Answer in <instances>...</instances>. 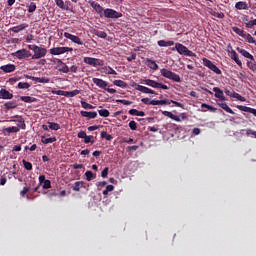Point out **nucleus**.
<instances>
[{
    "instance_id": "32",
    "label": "nucleus",
    "mask_w": 256,
    "mask_h": 256,
    "mask_svg": "<svg viewBox=\"0 0 256 256\" xmlns=\"http://www.w3.org/2000/svg\"><path fill=\"white\" fill-rule=\"evenodd\" d=\"M147 63H148V67L150 69H153V71H157L159 69V65H157V63L151 59H147Z\"/></svg>"
},
{
    "instance_id": "33",
    "label": "nucleus",
    "mask_w": 256,
    "mask_h": 256,
    "mask_svg": "<svg viewBox=\"0 0 256 256\" xmlns=\"http://www.w3.org/2000/svg\"><path fill=\"white\" fill-rule=\"evenodd\" d=\"M41 141H42V143H43L44 145H48V143H55V141H57V138H56V137L45 138L44 136H42Z\"/></svg>"
},
{
    "instance_id": "23",
    "label": "nucleus",
    "mask_w": 256,
    "mask_h": 256,
    "mask_svg": "<svg viewBox=\"0 0 256 256\" xmlns=\"http://www.w3.org/2000/svg\"><path fill=\"white\" fill-rule=\"evenodd\" d=\"M13 97V94L10 93L6 89H1L0 90V99H11Z\"/></svg>"
},
{
    "instance_id": "45",
    "label": "nucleus",
    "mask_w": 256,
    "mask_h": 256,
    "mask_svg": "<svg viewBox=\"0 0 256 256\" xmlns=\"http://www.w3.org/2000/svg\"><path fill=\"white\" fill-rule=\"evenodd\" d=\"M31 87V84L27 82H19L18 83V89H29Z\"/></svg>"
},
{
    "instance_id": "1",
    "label": "nucleus",
    "mask_w": 256,
    "mask_h": 256,
    "mask_svg": "<svg viewBox=\"0 0 256 256\" xmlns=\"http://www.w3.org/2000/svg\"><path fill=\"white\" fill-rule=\"evenodd\" d=\"M140 83L142 85H148V87H153V89H164V91H167V89H169L168 85L159 83V82H157L155 80H151V79H142V80H140Z\"/></svg>"
},
{
    "instance_id": "55",
    "label": "nucleus",
    "mask_w": 256,
    "mask_h": 256,
    "mask_svg": "<svg viewBox=\"0 0 256 256\" xmlns=\"http://www.w3.org/2000/svg\"><path fill=\"white\" fill-rule=\"evenodd\" d=\"M43 189H51V181L50 180H46L43 182Z\"/></svg>"
},
{
    "instance_id": "29",
    "label": "nucleus",
    "mask_w": 256,
    "mask_h": 256,
    "mask_svg": "<svg viewBox=\"0 0 256 256\" xmlns=\"http://www.w3.org/2000/svg\"><path fill=\"white\" fill-rule=\"evenodd\" d=\"M20 99L24 101V103H35V101H37V98L31 96H21Z\"/></svg>"
},
{
    "instance_id": "20",
    "label": "nucleus",
    "mask_w": 256,
    "mask_h": 256,
    "mask_svg": "<svg viewBox=\"0 0 256 256\" xmlns=\"http://www.w3.org/2000/svg\"><path fill=\"white\" fill-rule=\"evenodd\" d=\"M162 114L165 117H169L170 119H173V121H177L178 123H181V118L179 116L172 114L170 111H162Z\"/></svg>"
},
{
    "instance_id": "12",
    "label": "nucleus",
    "mask_w": 256,
    "mask_h": 256,
    "mask_svg": "<svg viewBox=\"0 0 256 256\" xmlns=\"http://www.w3.org/2000/svg\"><path fill=\"white\" fill-rule=\"evenodd\" d=\"M64 37L66 39H69L70 41H72V43H76V45H83V40H81V38H79V36H75L71 33L65 32Z\"/></svg>"
},
{
    "instance_id": "42",
    "label": "nucleus",
    "mask_w": 256,
    "mask_h": 256,
    "mask_svg": "<svg viewBox=\"0 0 256 256\" xmlns=\"http://www.w3.org/2000/svg\"><path fill=\"white\" fill-rule=\"evenodd\" d=\"M22 163L24 165V168L26 171H31L33 169V164L31 162H27L26 160H22Z\"/></svg>"
},
{
    "instance_id": "15",
    "label": "nucleus",
    "mask_w": 256,
    "mask_h": 256,
    "mask_svg": "<svg viewBox=\"0 0 256 256\" xmlns=\"http://www.w3.org/2000/svg\"><path fill=\"white\" fill-rule=\"evenodd\" d=\"M15 69H16L15 64H6L0 67V70L3 71V73H13Z\"/></svg>"
},
{
    "instance_id": "59",
    "label": "nucleus",
    "mask_w": 256,
    "mask_h": 256,
    "mask_svg": "<svg viewBox=\"0 0 256 256\" xmlns=\"http://www.w3.org/2000/svg\"><path fill=\"white\" fill-rule=\"evenodd\" d=\"M118 103H121L122 105H132L133 102L129 100H117Z\"/></svg>"
},
{
    "instance_id": "54",
    "label": "nucleus",
    "mask_w": 256,
    "mask_h": 256,
    "mask_svg": "<svg viewBox=\"0 0 256 256\" xmlns=\"http://www.w3.org/2000/svg\"><path fill=\"white\" fill-rule=\"evenodd\" d=\"M84 143H95V140H93V136L92 135H89V136H86V138H84Z\"/></svg>"
},
{
    "instance_id": "24",
    "label": "nucleus",
    "mask_w": 256,
    "mask_h": 256,
    "mask_svg": "<svg viewBox=\"0 0 256 256\" xmlns=\"http://www.w3.org/2000/svg\"><path fill=\"white\" fill-rule=\"evenodd\" d=\"M80 115L82 117H87V119H96L97 112H87V111H81Z\"/></svg>"
},
{
    "instance_id": "44",
    "label": "nucleus",
    "mask_w": 256,
    "mask_h": 256,
    "mask_svg": "<svg viewBox=\"0 0 256 256\" xmlns=\"http://www.w3.org/2000/svg\"><path fill=\"white\" fill-rule=\"evenodd\" d=\"M37 10V4L34 2H31L30 5L28 6V13H35Z\"/></svg>"
},
{
    "instance_id": "56",
    "label": "nucleus",
    "mask_w": 256,
    "mask_h": 256,
    "mask_svg": "<svg viewBox=\"0 0 256 256\" xmlns=\"http://www.w3.org/2000/svg\"><path fill=\"white\" fill-rule=\"evenodd\" d=\"M169 103H173V105H175L176 107H180L181 109H183L184 107L183 103L174 100H170Z\"/></svg>"
},
{
    "instance_id": "17",
    "label": "nucleus",
    "mask_w": 256,
    "mask_h": 256,
    "mask_svg": "<svg viewBox=\"0 0 256 256\" xmlns=\"http://www.w3.org/2000/svg\"><path fill=\"white\" fill-rule=\"evenodd\" d=\"M235 8L239 11H247V9H249V4L245 1H240L235 4Z\"/></svg>"
},
{
    "instance_id": "50",
    "label": "nucleus",
    "mask_w": 256,
    "mask_h": 256,
    "mask_svg": "<svg viewBox=\"0 0 256 256\" xmlns=\"http://www.w3.org/2000/svg\"><path fill=\"white\" fill-rule=\"evenodd\" d=\"M128 126L131 129V131H137V122L132 120L129 122Z\"/></svg>"
},
{
    "instance_id": "25",
    "label": "nucleus",
    "mask_w": 256,
    "mask_h": 256,
    "mask_svg": "<svg viewBox=\"0 0 256 256\" xmlns=\"http://www.w3.org/2000/svg\"><path fill=\"white\" fill-rule=\"evenodd\" d=\"M19 131H20L19 127H16V126H12V127L3 129V132L8 133V135H11V133H19Z\"/></svg>"
},
{
    "instance_id": "18",
    "label": "nucleus",
    "mask_w": 256,
    "mask_h": 256,
    "mask_svg": "<svg viewBox=\"0 0 256 256\" xmlns=\"http://www.w3.org/2000/svg\"><path fill=\"white\" fill-rule=\"evenodd\" d=\"M230 57L231 59H233V61H235L238 67H243V63L241 62V60H239V57L237 56V52H235V50H232L230 52Z\"/></svg>"
},
{
    "instance_id": "46",
    "label": "nucleus",
    "mask_w": 256,
    "mask_h": 256,
    "mask_svg": "<svg viewBox=\"0 0 256 256\" xmlns=\"http://www.w3.org/2000/svg\"><path fill=\"white\" fill-rule=\"evenodd\" d=\"M81 106L83 107V109H95V106H93L83 100L81 101Z\"/></svg>"
},
{
    "instance_id": "9",
    "label": "nucleus",
    "mask_w": 256,
    "mask_h": 256,
    "mask_svg": "<svg viewBox=\"0 0 256 256\" xmlns=\"http://www.w3.org/2000/svg\"><path fill=\"white\" fill-rule=\"evenodd\" d=\"M131 87H134V89H136V91H140V93H146V94H150V95H157L155 90H151V88H147V87L139 85L135 82L131 85Z\"/></svg>"
},
{
    "instance_id": "34",
    "label": "nucleus",
    "mask_w": 256,
    "mask_h": 256,
    "mask_svg": "<svg viewBox=\"0 0 256 256\" xmlns=\"http://www.w3.org/2000/svg\"><path fill=\"white\" fill-rule=\"evenodd\" d=\"M48 128L52 131H59V129H61V126H59V124L55 122H48Z\"/></svg>"
},
{
    "instance_id": "49",
    "label": "nucleus",
    "mask_w": 256,
    "mask_h": 256,
    "mask_svg": "<svg viewBox=\"0 0 256 256\" xmlns=\"http://www.w3.org/2000/svg\"><path fill=\"white\" fill-rule=\"evenodd\" d=\"M232 97L233 99H238V101H245V97L236 92H232Z\"/></svg>"
},
{
    "instance_id": "7",
    "label": "nucleus",
    "mask_w": 256,
    "mask_h": 256,
    "mask_svg": "<svg viewBox=\"0 0 256 256\" xmlns=\"http://www.w3.org/2000/svg\"><path fill=\"white\" fill-rule=\"evenodd\" d=\"M73 48L71 47H54L49 50L50 55H64V53H71Z\"/></svg>"
},
{
    "instance_id": "8",
    "label": "nucleus",
    "mask_w": 256,
    "mask_h": 256,
    "mask_svg": "<svg viewBox=\"0 0 256 256\" xmlns=\"http://www.w3.org/2000/svg\"><path fill=\"white\" fill-rule=\"evenodd\" d=\"M203 65L205 67H208V69H210V71H213L214 73H216V75H221V69H219V67H217V65L213 64V62H211V60H209L207 58H203Z\"/></svg>"
},
{
    "instance_id": "60",
    "label": "nucleus",
    "mask_w": 256,
    "mask_h": 256,
    "mask_svg": "<svg viewBox=\"0 0 256 256\" xmlns=\"http://www.w3.org/2000/svg\"><path fill=\"white\" fill-rule=\"evenodd\" d=\"M69 71H71V73H77V71H79V67L76 66V65H72V66L69 68Z\"/></svg>"
},
{
    "instance_id": "38",
    "label": "nucleus",
    "mask_w": 256,
    "mask_h": 256,
    "mask_svg": "<svg viewBox=\"0 0 256 256\" xmlns=\"http://www.w3.org/2000/svg\"><path fill=\"white\" fill-rule=\"evenodd\" d=\"M201 109H207L208 111H211L212 113H215V111H217V108H215L211 105L205 104V103L201 104Z\"/></svg>"
},
{
    "instance_id": "14",
    "label": "nucleus",
    "mask_w": 256,
    "mask_h": 256,
    "mask_svg": "<svg viewBox=\"0 0 256 256\" xmlns=\"http://www.w3.org/2000/svg\"><path fill=\"white\" fill-rule=\"evenodd\" d=\"M213 91L215 93L214 97H216V99H220V101H227V99L225 98V94H223V90H221V88L214 87Z\"/></svg>"
},
{
    "instance_id": "52",
    "label": "nucleus",
    "mask_w": 256,
    "mask_h": 256,
    "mask_svg": "<svg viewBox=\"0 0 256 256\" xmlns=\"http://www.w3.org/2000/svg\"><path fill=\"white\" fill-rule=\"evenodd\" d=\"M109 175V168L106 167L103 169V171L101 172V177H103V179H107V176Z\"/></svg>"
},
{
    "instance_id": "61",
    "label": "nucleus",
    "mask_w": 256,
    "mask_h": 256,
    "mask_svg": "<svg viewBox=\"0 0 256 256\" xmlns=\"http://www.w3.org/2000/svg\"><path fill=\"white\" fill-rule=\"evenodd\" d=\"M27 193H29V188H28V187H24V188L22 189V191L20 192V195H21L22 197H25V195H27Z\"/></svg>"
},
{
    "instance_id": "16",
    "label": "nucleus",
    "mask_w": 256,
    "mask_h": 256,
    "mask_svg": "<svg viewBox=\"0 0 256 256\" xmlns=\"http://www.w3.org/2000/svg\"><path fill=\"white\" fill-rule=\"evenodd\" d=\"M238 53H241L243 57H245L246 59H250V61H255V57H253L251 55V53H249L247 50L243 49V48H237Z\"/></svg>"
},
{
    "instance_id": "48",
    "label": "nucleus",
    "mask_w": 256,
    "mask_h": 256,
    "mask_svg": "<svg viewBox=\"0 0 256 256\" xmlns=\"http://www.w3.org/2000/svg\"><path fill=\"white\" fill-rule=\"evenodd\" d=\"M102 139H106V141H111L113 139V136L111 134H107V132L103 131L101 132Z\"/></svg>"
},
{
    "instance_id": "41",
    "label": "nucleus",
    "mask_w": 256,
    "mask_h": 256,
    "mask_svg": "<svg viewBox=\"0 0 256 256\" xmlns=\"http://www.w3.org/2000/svg\"><path fill=\"white\" fill-rule=\"evenodd\" d=\"M239 111H244L245 113H251V107L243 106V105H237L236 106Z\"/></svg>"
},
{
    "instance_id": "13",
    "label": "nucleus",
    "mask_w": 256,
    "mask_h": 256,
    "mask_svg": "<svg viewBox=\"0 0 256 256\" xmlns=\"http://www.w3.org/2000/svg\"><path fill=\"white\" fill-rule=\"evenodd\" d=\"M94 85H96L97 87H99L100 89H107V87H109V83H107V81L100 79V78H93L92 79Z\"/></svg>"
},
{
    "instance_id": "21",
    "label": "nucleus",
    "mask_w": 256,
    "mask_h": 256,
    "mask_svg": "<svg viewBox=\"0 0 256 256\" xmlns=\"http://www.w3.org/2000/svg\"><path fill=\"white\" fill-rule=\"evenodd\" d=\"M92 7L96 11V13L100 14V17H103V15H105V9H103V6L99 5L98 3H92Z\"/></svg>"
},
{
    "instance_id": "22",
    "label": "nucleus",
    "mask_w": 256,
    "mask_h": 256,
    "mask_svg": "<svg viewBox=\"0 0 256 256\" xmlns=\"http://www.w3.org/2000/svg\"><path fill=\"white\" fill-rule=\"evenodd\" d=\"M218 105L221 107V109L226 111V113H230V115H235V112L229 107V105H227V103L218 102Z\"/></svg>"
},
{
    "instance_id": "28",
    "label": "nucleus",
    "mask_w": 256,
    "mask_h": 256,
    "mask_svg": "<svg viewBox=\"0 0 256 256\" xmlns=\"http://www.w3.org/2000/svg\"><path fill=\"white\" fill-rule=\"evenodd\" d=\"M151 105H171L169 100H151Z\"/></svg>"
},
{
    "instance_id": "3",
    "label": "nucleus",
    "mask_w": 256,
    "mask_h": 256,
    "mask_svg": "<svg viewBox=\"0 0 256 256\" xmlns=\"http://www.w3.org/2000/svg\"><path fill=\"white\" fill-rule=\"evenodd\" d=\"M160 73L162 77H165L166 79H170V81H174L175 83H181V76L174 73L173 71L169 69H161Z\"/></svg>"
},
{
    "instance_id": "35",
    "label": "nucleus",
    "mask_w": 256,
    "mask_h": 256,
    "mask_svg": "<svg viewBox=\"0 0 256 256\" xmlns=\"http://www.w3.org/2000/svg\"><path fill=\"white\" fill-rule=\"evenodd\" d=\"M232 31H234V33H236V35H239V37H245V34L247 32L243 31V29L238 28V27H233Z\"/></svg>"
},
{
    "instance_id": "5",
    "label": "nucleus",
    "mask_w": 256,
    "mask_h": 256,
    "mask_svg": "<svg viewBox=\"0 0 256 256\" xmlns=\"http://www.w3.org/2000/svg\"><path fill=\"white\" fill-rule=\"evenodd\" d=\"M176 51L180 55H185L186 57H196L195 53L193 51L189 50L187 46L181 44V43H176Z\"/></svg>"
},
{
    "instance_id": "2",
    "label": "nucleus",
    "mask_w": 256,
    "mask_h": 256,
    "mask_svg": "<svg viewBox=\"0 0 256 256\" xmlns=\"http://www.w3.org/2000/svg\"><path fill=\"white\" fill-rule=\"evenodd\" d=\"M28 49L34 52L32 59H42V57H45V55H47V50L37 45H28Z\"/></svg>"
},
{
    "instance_id": "4",
    "label": "nucleus",
    "mask_w": 256,
    "mask_h": 256,
    "mask_svg": "<svg viewBox=\"0 0 256 256\" xmlns=\"http://www.w3.org/2000/svg\"><path fill=\"white\" fill-rule=\"evenodd\" d=\"M51 62L53 63V65H56L55 69L60 73H69V66H67V64L63 62V60L59 58H54L51 60Z\"/></svg>"
},
{
    "instance_id": "10",
    "label": "nucleus",
    "mask_w": 256,
    "mask_h": 256,
    "mask_svg": "<svg viewBox=\"0 0 256 256\" xmlns=\"http://www.w3.org/2000/svg\"><path fill=\"white\" fill-rule=\"evenodd\" d=\"M84 63H86V65H91L92 67L103 66V60L97 59V58H91V57H85Z\"/></svg>"
},
{
    "instance_id": "30",
    "label": "nucleus",
    "mask_w": 256,
    "mask_h": 256,
    "mask_svg": "<svg viewBox=\"0 0 256 256\" xmlns=\"http://www.w3.org/2000/svg\"><path fill=\"white\" fill-rule=\"evenodd\" d=\"M129 114L135 115L136 117H145V113L143 111H139L137 109H130Z\"/></svg>"
},
{
    "instance_id": "6",
    "label": "nucleus",
    "mask_w": 256,
    "mask_h": 256,
    "mask_svg": "<svg viewBox=\"0 0 256 256\" xmlns=\"http://www.w3.org/2000/svg\"><path fill=\"white\" fill-rule=\"evenodd\" d=\"M104 17H106V19H121V17H123V13L117 12L111 8H106L104 9Z\"/></svg>"
},
{
    "instance_id": "47",
    "label": "nucleus",
    "mask_w": 256,
    "mask_h": 256,
    "mask_svg": "<svg viewBox=\"0 0 256 256\" xmlns=\"http://www.w3.org/2000/svg\"><path fill=\"white\" fill-rule=\"evenodd\" d=\"M105 73L107 75H117V71H115L113 68L109 66L105 68Z\"/></svg>"
},
{
    "instance_id": "11",
    "label": "nucleus",
    "mask_w": 256,
    "mask_h": 256,
    "mask_svg": "<svg viewBox=\"0 0 256 256\" xmlns=\"http://www.w3.org/2000/svg\"><path fill=\"white\" fill-rule=\"evenodd\" d=\"M10 123H16V127L19 128V130L21 131V129H25L26 125H25V119H23V116H13V119L10 120Z\"/></svg>"
},
{
    "instance_id": "43",
    "label": "nucleus",
    "mask_w": 256,
    "mask_h": 256,
    "mask_svg": "<svg viewBox=\"0 0 256 256\" xmlns=\"http://www.w3.org/2000/svg\"><path fill=\"white\" fill-rule=\"evenodd\" d=\"M98 113L100 117H109V115H111V113L107 109H101L98 111Z\"/></svg>"
},
{
    "instance_id": "53",
    "label": "nucleus",
    "mask_w": 256,
    "mask_h": 256,
    "mask_svg": "<svg viewBox=\"0 0 256 256\" xmlns=\"http://www.w3.org/2000/svg\"><path fill=\"white\" fill-rule=\"evenodd\" d=\"M55 3L60 9H65V2H63V0H55Z\"/></svg>"
},
{
    "instance_id": "58",
    "label": "nucleus",
    "mask_w": 256,
    "mask_h": 256,
    "mask_svg": "<svg viewBox=\"0 0 256 256\" xmlns=\"http://www.w3.org/2000/svg\"><path fill=\"white\" fill-rule=\"evenodd\" d=\"M253 27H255L254 20H250L248 23H246V28L247 29H252Z\"/></svg>"
},
{
    "instance_id": "39",
    "label": "nucleus",
    "mask_w": 256,
    "mask_h": 256,
    "mask_svg": "<svg viewBox=\"0 0 256 256\" xmlns=\"http://www.w3.org/2000/svg\"><path fill=\"white\" fill-rule=\"evenodd\" d=\"M81 187H83V181L75 182L72 189L73 191H81Z\"/></svg>"
},
{
    "instance_id": "63",
    "label": "nucleus",
    "mask_w": 256,
    "mask_h": 256,
    "mask_svg": "<svg viewBox=\"0 0 256 256\" xmlns=\"http://www.w3.org/2000/svg\"><path fill=\"white\" fill-rule=\"evenodd\" d=\"M141 101L144 105H151V100L149 98H142Z\"/></svg>"
},
{
    "instance_id": "26",
    "label": "nucleus",
    "mask_w": 256,
    "mask_h": 256,
    "mask_svg": "<svg viewBox=\"0 0 256 256\" xmlns=\"http://www.w3.org/2000/svg\"><path fill=\"white\" fill-rule=\"evenodd\" d=\"M93 35H96V37H100V39H106L107 33L105 31L101 30H92Z\"/></svg>"
},
{
    "instance_id": "62",
    "label": "nucleus",
    "mask_w": 256,
    "mask_h": 256,
    "mask_svg": "<svg viewBox=\"0 0 256 256\" xmlns=\"http://www.w3.org/2000/svg\"><path fill=\"white\" fill-rule=\"evenodd\" d=\"M86 136H87V133H86L85 131H80V132L78 133V138H79V139H85Z\"/></svg>"
},
{
    "instance_id": "31",
    "label": "nucleus",
    "mask_w": 256,
    "mask_h": 256,
    "mask_svg": "<svg viewBox=\"0 0 256 256\" xmlns=\"http://www.w3.org/2000/svg\"><path fill=\"white\" fill-rule=\"evenodd\" d=\"M113 85H116V87H121V89H127V84L123 80H114Z\"/></svg>"
},
{
    "instance_id": "19",
    "label": "nucleus",
    "mask_w": 256,
    "mask_h": 256,
    "mask_svg": "<svg viewBox=\"0 0 256 256\" xmlns=\"http://www.w3.org/2000/svg\"><path fill=\"white\" fill-rule=\"evenodd\" d=\"M27 27H29V25L24 23L10 28V31H12L13 33H19L20 31L27 29Z\"/></svg>"
},
{
    "instance_id": "36",
    "label": "nucleus",
    "mask_w": 256,
    "mask_h": 256,
    "mask_svg": "<svg viewBox=\"0 0 256 256\" xmlns=\"http://www.w3.org/2000/svg\"><path fill=\"white\" fill-rule=\"evenodd\" d=\"M243 39H245L247 41V43H253L254 45H256V40L253 38V36H251V34L246 33L243 36Z\"/></svg>"
},
{
    "instance_id": "37",
    "label": "nucleus",
    "mask_w": 256,
    "mask_h": 256,
    "mask_svg": "<svg viewBox=\"0 0 256 256\" xmlns=\"http://www.w3.org/2000/svg\"><path fill=\"white\" fill-rule=\"evenodd\" d=\"M14 55L17 59H25V49L16 51Z\"/></svg>"
},
{
    "instance_id": "64",
    "label": "nucleus",
    "mask_w": 256,
    "mask_h": 256,
    "mask_svg": "<svg viewBox=\"0 0 256 256\" xmlns=\"http://www.w3.org/2000/svg\"><path fill=\"white\" fill-rule=\"evenodd\" d=\"M51 80L47 77H41L39 83H49Z\"/></svg>"
},
{
    "instance_id": "57",
    "label": "nucleus",
    "mask_w": 256,
    "mask_h": 256,
    "mask_svg": "<svg viewBox=\"0 0 256 256\" xmlns=\"http://www.w3.org/2000/svg\"><path fill=\"white\" fill-rule=\"evenodd\" d=\"M79 93H81V90H73V91L69 92V97H75V96L79 95Z\"/></svg>"
},
{
    "instance_id": "51",
    "label": "nucleus",
    "mask_w": 256,
    "mask_h": 256,
    "mask_svg": "<svg viewBox=\"0 0 256 256\" xmlns=\"http://www.w3.org/2000/svg\"><path fill=\"white\" fill-rule=\"evenodd\" d=\"M85 175H86L87 181H91L93 179V177H95V174H93L92 171H86Z\"/></svg>"
},
{
    "instance_id": "40",
    "label": "nucleus",
    "mask_w": 256,
    "mask_h": 256,
    "mask_svg": "<svg viewBox=\"0 0 256 256\" xmlns=\"http://www.w3.org/2000/svg\"><path fill=\"white\" fill-rule=\"evenodd\" d=\"M4 107H6V109H15V107H17V103L15 101L6 102Z\"/></svg>"
},
{
    "instance_id": "27",
    "label": "nucleus",
    "mask_w": 256,
    "mask_h": 256,
    "mask_svg": "<svg viewBox=\"0 0 256 256\" xmlns=\"http://www.w3.org/2000/svg\"><path fill=\"white\" fill-rule=\"evenodd\" d=\"M158 45H159V47H172V45H175V42L174 41L159 40Z\"/></svg>"
}]
</instances>
